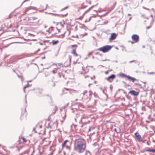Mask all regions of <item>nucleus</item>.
Instances as JSON below:
<instances>
[{
	"label": "nucleus",
	"instance_id": "1",
	"mask_svg": "<svg viewBox=\"0 0 155 155\" xmlns=\"http://www.w3.org/2000/svg\"><path fill=\"white\" fill-rule=\"evenodd\" d=\"M86 143L85 140L83 138L76 139L74 143V150L77 152L80 153L85 150Z\"/></svg>",
	"mask_w": 155,
	"mask_h": 155
},
{
	"label": "nucleus",
	"instance_id": "2",
	"mask_svg": "<svg viewBox=\"0 0 155 155\" xmlns=\"http://www.w3.org/2000/svg\"><path fill=\"white\" fill-rule=\"evenodd\" d=\"M59 32L58 29L53 27H51L49 29H45L44 31V33L47 37H50L51 35L57 34Z\"/></svg>",
	"mask_w": 155,
	"mask_h": 155
},
{
	"label": "nucleus",
	"instance_id": "3",
	"mask_svg": "<svg viewBox=\"0 0 155 155\" xmlns=\"http://www.w3.org/2000/svg\"><path fill=\"white\" fill-rule=\"evenodd\" d=\"M78 47V45H73L71 46V53L74 56L75 58H77L78 57H81L80 55L78 54L76 52V50L77 48Z\"/></svg>",
	"mask_w": 155,
	"mask_h": 155
},
{
	"label": "nucleus",
	"instance_id": "4",
	"mask_svg": "<svg viewBox=\"0 0 155 155\" xmlns=\"http://www.w3.org/2000/svg\"><path fill=\"white\" fill-rule=\"evenodd\" d=\"M112 47V46L110 45H105L98 48L97 50L104 53H106L109 51L111 49Z\"/></svg>",
	"mask_w": 155,
	"mask_h": 155
},
{
	"label": "nucleus",
	"instance_id": "5",
	"mask_svg": "<svg viewBox=\"0 0 155 155\" xmlns=\"http://www.w3.org/2000/svg\"><path fill=\"white\" fill-rule=\"evenodd\" d=\"M131 38L133 41H131L132 44L136 43L138 42L139 40V37L138 35L136 34H134L131 36Z\"/></svg>",
	"mask_w": 155,
	"mask_h": 155
},
{
	"label": "nucleus",
	"instance_id": "6",
	"mask_svg": "<svg viewBox=\"0 0 155 155\" xmlns=\"http://www.w3.org/2000/svg\"><path fill=\"white\" fill-rule=\"evenodd\" d=\"M48 121H50L49 124L52 126L54 124H58V122L56 119L55 118L51 119L50 117H49L48 119Z\"/></svg>",
	"mask_w": 155,
	"mask_h": 155
},
{
	"label": "nucleus",
	"instance_id": "7",
	"mask_svg": "<svg viewBox=\"0 0 155 155\" xmlns=\"http://www.w3.org/2000/svg\"><path fill=\"white\" fill-rule=\"evenodd\" d=\"M69 142V141L68 140H66L64 142V143L62 145V150H63L64 147H66L68 149H69L70 148V147H69L67 145V143Z\"/></svg>",
	"mask_w": 155,
	"mask_h": 155
},
{
	"label": "nucleus",
	"instance_id": "8",
	"mask_svg": "<svg viewBox=\"0 0 155 155\" xmlns=\"http://www.w3.org/2000/svg\"><path fill=\"white\" fill-rule=\"evenodd\" d=\"M82 74H84L88 73L89 72V69L87 67H83L82 68Z\"/></svg>",
	"mask_w": 155,
	"mask_h": 155
},
{
	"label": "nucleus",
	"instance_id": "9",
	"mask_svg": "<svg viewBox=\"0 0 155 155\" xmlns=\"http://www.w3.org/2000/svg\"><path fill=\"white\" fill-rule=\"evenodd\" d=\"M125 77L127 78V79L129 80V81H131L133 82H134L135 81H138V80L137 79H136V78L130 77L129 76H127V75H124Z\"/></svg>",
	"mask_w": 155,
	"mask_h": 155
},
{
	"label": "nucleus",
	"instance_id": "10",
	"mask_svg": "<svg viewBox=\"0 0 155 155\" xmlns=\"http://www.w3.org/2000/svg\"><path fill=\"white\" fill-rule=\"evenodd\" d=\"M129 94H130L132 95L137 96L138 95L139 93L132 90L130 91L129 92Z\"/></svg>",
	"mask_w": 155,
	"mask_h": 155
},
{
	"label": "nucleus",
	"instance_id": "11",
	"mask_svg": "<svg viewBox=\"0 0 155 155\" xmlns=\"http://www.w3.org/2000/svg\"><path fill=\"white\" fill-rule=\"evenodd\" d=\"M117 35V34L115 33H113L111 34L110 37L109 39V40H114L116 38Z\"/></svg>",
	"mask_w": 155,
	"mask_h": 155
},
{
	"label": "nucleus",
	"instance_id": "12",
	"mask_svg": "<svg viewBox=\"0 0 155 155\" xmlns=\"http://www.w3.org/2000/svg\"><path fill=\"white\" fill-rule=\"evenodd\" d=\"M135 135L136 136L137 139L139 141L141 142L142 141L141 136L140 135H139V134L138 133H136L135 134Z\"/></svg>",
	"mask_w": 155,
	"mask_h": 155
},
{
	"label": "nucleus",
	"instance_id": "13",
	"mask_svg": "<svg viewBox=\"0 0 155 155\" xmlns=\"http://www.w3.org/2000/svg\"><path fill=\"white\" fill-rule=\"evenodd\" d=\"M115 77L116 76L114 74H112L107 78V80L108 81H110V79H114Z\"/></svg>",
	"mask_w": 155,
	"mask_h": 155
},
{
	"label": "nucleus",
	"instance_id": "14",
	"mask_svg": "<svg viewBox=\"0 0 155 155\" xmlns=\"http://www.w3.org/2000/svg\"><path fill=\"white\" fill-rule=\"evenodd\" d=\"M145 151L146 152H154L155 153V149H152V150H151L150 149H148L147 150H145Z\"/></svg>",
	"mask_w": 155,
	"mask_h": 155
},
{
	"label": "nucleus",
	"instance_id": "15",
	"mask_svg": "<svg viewBox=\"0 0 155 155\" xmlns=\"http://www.w3.org/2000/svg\"><path fill=\"white\" fill-rule=\"evenodd\" d=\"M58 42L59 41L58 40L55 41L53 40L52 41V43L53 45H55L57 44Z\"/></svg>",
	"mask_w": 155,
	"mask_h": 155
},
{
	"label": "nucleus",
	"instance_id": "16",
	"mask_svg": "<svg viewBox=\"0 0 155 155\" xmlns=\"http://www.w3.org/2000/svg\"><path fill=\"white\" fill-rule=\"evenodd\" d=\"M29 87V85L28 84L26 85L25 86V87H24V91L25 92V89L26 88V87Z\"/></svg>",
	"mask_w": 155,
	"mask_h": 155
},
{
	"label": "nucleus",
	"instance_id": "17",
	"mask_svg": "<svg viewBox=\"0 0 155 155\" xmlns=\"http://www.w3.org/2000/svg\"><path fill=\"white\" fill-rule=\"evenodd\" d=\"M148 74L149 75L155 74V72H148Z\"/></svg>",
	"mask_w": 155,
	"mask_h": 155
},
{
	"label": "nucleus",
	"instance_id": "18",
	"mask_svg": "<svg viewBox=\"0 0 155 155\" xmlns=\"http://www.w3.org/2000/svg\"><path fill=\"white\" fill-rule=\"evenodd\" d=\"M22 139L23 142H26L27 141V140L24 137L22 138Z\"/></svg>",
	"mask_w": 155,
	"mask_h": 155
},
{
	"label": "nucleus",
	"instance_id": "19",
	"mask_svg": "<svg viewBox=\"0 0 155 155\" xmlns=\"http://www.w3.org/2000/svg\"><path fill=\"white\" fill-rule=\"evenodd\" d=\"M42 126L41 125H39V124H38V125H37V127H39V128H42Z\"/></svg>",
	"mask_w": 155,
	"mask_h": 155
},
{
	"label": "nucleus",
	"instance_id": "20",
	"mask_svg": "<svg viewBox=\"0 0 155 155\" xmlns=\"http://www.w3.org/2000/svg\"><path fill=\"white\" fill-rule=\"evenodd\" d=\"M30 9H31V8L30 7H28V8H26V9H25L26 11H28Z\"/></svg>",
	"mask_w": 155,
	"mask_h": 155
},
{
	"label": "nucleus",
	"instance_id": "21",
	"mask_svg": "<svg viewBox=\"0 0 155 155\" xmlns=\"http://www.w3.org/2000/svg\"><path fill=\"white\" fill-rule=\"evenodd\" d=\"M53 109H54V111L53 112V113H55L56 111V108L55 107H53Z\"/></svg>",
	"mask_w": 155,
	"mask_h": 155
},
{
	"label": "nucleus",
	"instance_id": "22",
	"mask_svg": "<svg viewBox=\"0 0 155 155\" xmlns=\"http://www.w3.org/2000/svg\"><path fill=\"white\" fill-rule=\"evenodd\" d=\"M22 113H23V114H25V115H26V112H25V111H24L23 112H22Z\"/></svg>",
	"mask_w": 155,
	"mask_h": 155
},
{
	"label": "nucleus",
	"instance_id": "23",
	"mask_svg": "<svg viewBox=\"0 0 155 155\" xmlns=\"http://www.w3.org/2000/svg\"><path fill=\"white\" fill-rule=\"evenodd\" d=\"M151 27V26H149L146 27L147 29H148Z\"/></svg>",
	"mask_w": 155,
	"mask_h": 155
},
{
	"label": "nucleus",
	"instance_id": "24",
	"mask_svg": "<svg viewBox=\"0 0 155 155\" xmlns=\"http://www.w3.org/2000/svg\"><path fill=\"white\" fill-rule=\"evenodd\" d=\"M135 85H140V84H139L135 83Z\"/></svg>",
	"mask_w": 155,
	"mask_h": 155
},
{
	"label": "nucleus",
	"instance_id": "25",
	"mask_svg": "<svg viewBox=\"0 0 155 155\" xmlns=\"http://www.w3.org/2000/svg\"><path fill=\"white\" fill-rule=\"evenodd\" d=\"M71 57H70V61H71Z\"/></svg>",
	"mask_w": 155,
	"mask_h": 155
},
{
	"label": "nucleus",
	"instance_id": "26",
	"mask_svg": "<svg viewBox=\"0 0 155 155\" xmlns=\"http://www.w3.org/2000/svg\"><path fill=\"white\" fill-rule=\"evenodd\" d=\"M48 142V143L47 144H50V142L49 141Z\"/></svg>",
	"mask_w": 155,
	"mask_h": 155
},
{
	"label": "nucleus",
	"instance_id": "27",
	"mask_svg": "<svg viewBox=\"0 0 155 155\" xmlns=\"http://www.w3.org/2000/svg\"><path fill=\"white\" fill-rule=\"evenodd\" d=\"M61 27H62V28H63V25H62V26H61Z\"/></svg>",
	"mask_w": 155,
	"mask_h": 155
},
{
	"label": "nucleus",
	"instance_id": "28",
	"mask_svg": "<svg viewBox=\"0 0 155 155\" xmlns=\"http://www.w3.org/2000/svg\"><path fill=\"white\" fill-rule=\"evenodd\" d=\"M75 121H76V119H75Z\"/></svg>",
	"mask_w": 155,
	"mask_h": 155
},
{
	"label": "nucleus",
	"instance_id": "29",
	"mask_svg": "<svg viewBox=\"0 0 155 155\" xmlns=\"http://www.w3.org/2000/svg\"><path fill=\"white\" fill-rule=\"evenodd\" d=\"M43 143H44V142L45 141V140H43Z\"/></svg>",
	"mask_w": 155,
	"mask_h": 155
},
{
	"label": "nucleus",
	"instance_id": "30",
	"mask_svg": "<svg viewBox=\"0 0 155 155\" xmlns=\"http://www.w3.org/2000/svg\"><path fill=\"white\" fill-rule=\"evenodd\" d=\"M147 145H149V144L148 143H147Z\"/></svg>",
	"mask_w": 155,
	"mask_h": 155
},
{
	"label": "nucleus",
	"instance_id": "31",
	"mask_svg": "<svg viewBox=\"0 0 155 155\" xmlns=\"http://www.w3.org/2000/svg\"><path fill=\"white\" fill-rule=\"evenodd\" d=\"M104 137H103V139H104Z\"/></svg>",
	"mask_w": 155,
	"mask_h": 155
},
{
	"label": "nucleus",
	"instance_id": "32",
	"mask_svg": "<svg viewBox=\"0 0 155 155\" xmlns=\"http://www.w3.org/2000/svg\"><path fill=\"white\" fill-rule=\"evenodd\" d=\"M104 137H103V139H104Z\"/></svg>",
	"mask_w": 155,
	"mask_h": 155
},
{
	"label": "nucleus",
	"instance_id": "33",
	"mask_svg": "<svg viewBox=\"0 0 155 155\" xmlns=\"http://www.w3.org/2000/svg\"><path fill=\"white\" fill-rule=\"evenodd\" d=\"M56 23L57 24H58L57 22H56Z\"/></svg>",
	"mask_w": 155,
	"mask_h": 155
}]
</instances>
